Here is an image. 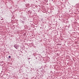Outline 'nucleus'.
<instances>
[{
	"mask_svg": "<svg viewBox=\"0 0 79 79\" xmlns=\"http://www.w3.org/2000/svg\"><path fill=\"white\" fill-rule=\"evenodd\" d=\"M36 58V59H37V57H35Z\"/></svg>",
	"mask_w": 79,
	"mask_h": 79,
	"instance_id": "nucleus-6",
	"label": "nucleus"
},
{
	"mask_svg": "<svg viewBox=\"0 0 79 79\" xmlns=\"http://www.w3.org/2000/svg\"><path fill=\"white\" fill-rule=\"evenodd\" d=\"M69 11H71V10H69Z\"/></svg>",
	"mask_w": 79,
	"mask_h": 79,
	"instance_id": "nucleus-8",
	"label": "nucleus"
},
{
	"mask_svg": "<svg viewBox=\"0 0 79 79\" xmlns=\"http://www.w3.org/2000/svg\"><path fill=\"white\" fill-rule=\"evenodd\" d=\"M14 47H15V48H16V49H18V45H15L14 46Z\"/></svg>",
	"mask_w": 79,
	"mask_h": 79,
	"instance_id": "nucleus-1",
	"label": "nucleus"
},
{
	"mask_svg": "<svg viewBox=\"0 0 79 79\" xmlns=\"http://www.w3.org/2000/svg\"><path fill=\"white\" fill-rule=\"evenodd\" d=\"M9 58H11V56H9Z\"/></svg>",
	"mask_w": 79,
	"mask_h": 79,
	"instance_id": "nucleus-4",
	"label": "nucleus"
},
{
	"mask_svg": "<svg viewBox=\"0 0 79 79\" xmlns=\"http://www.w3.org/2000/svg\"><path fill=\"white\" fill-rule=\"evenodd\" d=\"M20 23H22L23 24H24V21L21 20L20 21Z\"/></svg>",
	"mask_w": 79,
	"mask_h": 79,
	"instance_id": "nucleus-3",
	"label": "nucleus"
},
{
	"mask_svg": "<svg viewBox=\"0 0 79 79\" xmlns=\"http://www.w3.org/2000/svg\"><path fill=\"white\" fill-rule=\"evenodd\" d=\"M23 20L24 21H26L27 20V18L26 17H24L23 18Z\"/></svg>",
	"mask_w": 79,
	"mask_h": 79,
	"instance_id": "nucleus-2",
	"label": "nucleus"
},
{
	"mask_svg": "<svg viewBox=\"0 0 79 79\" xmlns=\"http://www.w3.org/2000/svg\"><path fill=\"white\" fill-rule=\"evenodd\" d=\"M30 59H31V58H27V60H30Z\"/></svg>",
	"mask_w": 79,
	"mask_h": 79,
	"instance_id": "nucleus-5",
	"label": "nucleus"
},
{
	"mask_svg": "<svg viewBox=\"0 0 79 79\" xmlns=\"http://www.w3.org/2000/svg\"><path fill=\"white\" fill-rule=\"evenodd\" d=\"M29 64H30V61H29Z\"/></svg>",
	"mask_w": 79,
	"mask_h": 79,
	"instance_id": "nucleus-7",
	"label": "nucleus"
}]
</instances>
